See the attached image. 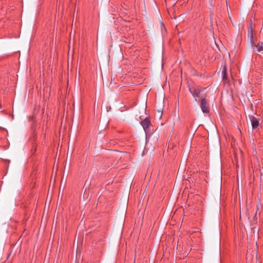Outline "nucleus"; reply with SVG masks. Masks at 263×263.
I'll return each mask as SVG.
<instances>
[{
    "mask_svg": "<svg viewBox=\"0 0 263 263\" xmlns=\"http://www.w3.org/2000/svg\"><path fill=\"white\" fill-rule=\"evenodd\" d=\"M190 92L192 94L193 97L195 98L196 101L197 98L200 97V93L201 92V89L199 86H192L189 88Z\"/></svg>",
    "mask_w": 263,
    "mask_h": 263,
    "instance_id": "f257e3e1",
    "label": "nucleus"
},
{
    "mask_svg": "<svg viewBox=\"0 0 263 263\" xmlns=\"http://www.w3.org/2000/svg\"><path fill=\"white\" fill-rule=\"evenodd\" d=\"M200 106L203 113H208L209 112V106L208 105V102L206 98H202L200 100Z\"/></svg>",
    "mask_w": 263,
    "mask_h": 263,
    "instance_id": "f03ea898",
    "label": "nucleus"
},
{
    "mask_svg": "<svg viewBox=\"0 0 263 263\" xmlns=\"http://www.w3.org/2000/svg\"><path fill=\"white\" fill-rule=\"evenodd\" d=\"M141 124L142 126L145 133L148 131L149 126L151 125V121L149 118H146L144 120L141 121Z\"/></svg>",
    "mask_w": 263,
    "mask_h": 263,
    "instance_id": "7ed1b4c3",
    "label": "nucleus"
},
{
    "mask_svg": "<svg viewBox=\"0 0 263 263\" xmlns=\"http://www.w3.org/2000/svg\"><path fill=\"white\" fill-rule=\"evenodd\" d=\"M222 81L224 83H229V78L228 77L227 74V66L225 65L222 70Z\"/></svg>",
    "mask_w": 263,
    "mask_h": 263,
    "instance_id": "20e7f679",
    "label": "nucleus"
},
{
    "mask_svg": "<svg viewBox=\"0 0 263 263\" xmlns=\"http://www.w3.org/2000/svg\"><path fill=\"white\" fill-rule=\"evenodd\" d=\"M252 48L253 49V51L254 52L256 51V49H257V51L258 52H261L263 50V42H259L257 45L255 44V46L253 47H252Z\"/></svg>",
    "mask_w": 263,
    "mask_h": 263,
    "instance_id": "39448f33",
    "label": "nucleus"
},
{
    "mask_svg": "<svg viewBox=\"0 0 263 263\" xmlns=\"http://www.w3.org/2000/svg\"><path fill=\"white\" fill-rule=\"evenodd\" d=\"M251 124L253 129L257 128L259 126V120L254 117H252L251 119Z\"/></svg>",
    "mask_w": 263,
    "mask_h": 263,
    "instance_id": "423d86ee",
    "label": "nucleus"
},
{
    "mask_svg": "<svg viewBox=\"0 0 263 263\" xmlns=\"http://www.w3.org/2000/svg\"><path fill=\"white\" fill-rule=\"evenodd\" d=\"M249 36L250 37V40L251 47H253L255 46V42H254V40L253 33V31H252V29H251L250 31H249Z\"/></svg>",
    "mask_w": 263,
    "mask_h": 263,
    "instance_id": "0eeeda50",
    "label": "nucleus"
}]
</instances>
